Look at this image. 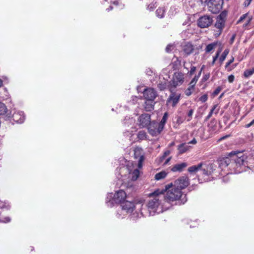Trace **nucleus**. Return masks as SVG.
I'll return each mask as SVG.
<instances>
[{
  "label": "nucleus",
  "mask_w": 254,
  "mask_h": 254,
  "mask_svg": "<svg viewBox=\"0 0 254 254\" xmlns=\"http://www.w3.org/2000/svg\"><path fill=\"white\" fill-rule=\"evenodd\" d=\"M172 187V183H171L166 185L164 189H157L148 194V196L150 198L147 202V207L150 211L153 212L156 211L161 203V195Z\"/></svg>",
  "instance_id": "nucleus-1"
},
{
  "label": "nucleus",
  "mask_w": 254,
  "mask_h": 254,
  "mask_svg": "<svg viewBox=\"0 0 254 254\" xmlns=\"http://www.w3.org/2000/svg\"><path fill=\"white\" fill-rule=\"evenodd\" d=\"M168 189L164 198L168 202L179 200L181 204H184L187 201L186 194L183 193L182 190L175 187Z\"/></svg>",
  "instance_id": "nucleus-2"
},
{
  "label": "nucleus",
  "mask_w": 254,
  "mask_h": 254,
  "mask_svg": "<svg viewBox=\"0 0 254 254\" xmlns=\"http://www.w3.org/2000/svg\"><path fill=\"white\" fill-rule=\"evenodd\" d=\"M229 156L233 157V160L230 163L229 170L236 174H239L244 171L243 168L242 152L239 151H232L229 154Z\"/></svg>",
  "instance_id": "nucleus-3"
},
{
  "label": "nucleus",
  "mask_w": 254,
  "mask_h": 254,
  "mask_svg": "<svg viewBox=\"0 0 254 254\" xmlns=\"http://www.w3.org/2000/svg\"><path fill=\"white\" fill-rule=\"evenodd\" d=\"M185 81V74L181 71L174 73L172 79L169 82L168 89L172 92L178 87L181 86Z\"/></svg>",
  "instance_id": "nucleus-4"
},
{
  "label": "nucleus",
  "mask_w": 254,
  "mask_h": 254,
  "mask_svg": "<svg viewBox=\"0 0 254 254\" xmlns=\"http://www.w3.org/2000/svg\"><path fill=\"white\" fill-rule=\"evenodd\" d=\"M213 19L212 16L205 14L200 17L197 20V26L201 28H208L212 25Z\"/></svg>",
  "instance_id": "nucleus-5"
},
{
  "label": "nucleus",
  "mask_w": 254,
  "mask_h": 254,
  "mask_svg": "<svg viewBox=\"0 0 254 254\" xmlns=\"http://www.w3.org/2000/svg\"><path fill=\"white\" fill-rule=\"evenodd\" d=\"M161 126L155 121H152L147 127L148 133L152 136H157L159 135L163 128H160Z\"/></svg>",
  "instance_id": "nucleus-6"
},
{
  "label": "nucleus",
  "mask_w": 254,
  "mask_h": 254,
  "mask_svg": "<svg viewBox=\"0 0 254 254\" xmlns=\"http://www.w3.org/2000/svg\"><path fill=\"white\" fill-rule=\"evenodd\" d=\"M222 0H211L208 4V10L212 13L217 14L222 8Z\"/></svg>",
  "instance_id": "nucleus-7"
},
{
  "label": "nucleus",
  "mask_w": 254,
  "mask_h": 254,
  "mask_svg": "<svg viewBox=\"0 0 254 254\" xmlns=\"http://www.w3.org/2000/svg\"><path fill=\"white\" fill-rule=\"evenodd\" d=\"M190 184L189 177L187 176H183L179 177L174 182V187L179 188L181 190L182 189L187 188Z\"/></svg>",
  "instance_id": "nucleus-8"
},
{
  "label": "nucleus",
  "mask_w": 254,
  "mask_h": 254,
  "mask_svg": "<svg viewBox=\"0 0 254 254\" xmlns=\"http://www.w3.org/2000/svg\"><path fill=\"white\" fill-rule=\"evenodd\" d=\"M241 157H242V159L244 160V161H243V165L244 170L246 167L249 168L254 167V158L252 155L251 154L247 155L244 154L243 151H242Z\"/></svg>",
  "instance_id": "nucleus-9"
},
{
  "label": "nucleus",
  "mask_w": 254,
  "mask_h": 254,
  "mask_svg": "<svg viewBox=\"0 0 254 254\" xmlns=\"http://www.w3.org/2000/svg\"><path fill=\"white\" fill-rule=\"evenodd\" d=\"M139 126L140 127H147L151 123L150 115L148 114H143L141 115L138 118Z\"/></svg>",
  "instance_id": "nucleus-10"
},
{
  "label": "nucleus",
  "mask_w": 254,
  "mask_h": 254,
  "mask_svg": "<svg viewBox=\"0 0 254 254\" xmlns=\"http://www.w3.org/2000/svg\"><path fill=\"white\" fill-rule=\"evenodd\" d=\"M214 167V165L212 163H209L208 164L203 163V166L200 170L201 174L203 176H209L211 175L215 170Z\"/></svg>",
  "instance_id": "nucleus-11"
},
{
  "label": "nucleus",
  "mask_w": 254,
  "mask_h": 254,
  "mask_svg": "<svg viewBox=\"0 0 254 254\" xmlns=\"http://www.w3.org/2000/svg\"><path fill=\"white\" fill-rule=\"evenodd\" d=\"M134 158L138 160L137 166L139 169L142 167V163L144 160V156L142 152V149L139 147H136L134 150Z\"/></svg>",
  "instance_id": "nucleus-12"
},
{
  "label": "nucleus",
  "mask_w": 254,
  "mask_h": 254,
  "mask_svg": "<svg viewBox=\"0 0 254 254\" xmlns=\"http://www.w3.org/2000/svg\"><path fill=\"white\" fill-rule=\"evenodd\" d=\"M225 23L224 21L219 20L216 19V21L214 24V35L215 37H219L222 33L223 29L225 26Z\"/></svg>",
  "instance_id": "nucleus-13"
},
{
  "label": "nucleus",
  "mask_w": 254,
  "mask_h": 254,
  "mask_svg": "<svg viewBox=\"0 0 254 254\" xmlns=\"http://www.w3.org/2000/svg\"><path fill=\"white\" fill-rule=\"evenodd\" d=\"M143 97L146 100H154L157 96V92L152 88H146L143 92Z\"/></svg>",
  "instance_id": "nucleus-14"
},
{
  "label": "nucleus",
  "mask_w": 254,
  "mask_h": 254,
  "mask_svg": "<svg viewBox=\"0 0 254 254\" xmlns=\"http://www.w3.org/2000/svg\"><path fill=\"white\" fill-rule=\"evenodd\" d=\"M127 197L126 192L123 190H119L117 191L114 195L113 199L116 203H121L123 202Z\"/></svg>",
  "instance_id": "nucleus-15"
},
{
  "label": "nucleus",
  "mask_w": 254,
  "mask_h": 254,
  "mask_svg": "<svg viewBox=\"0 0 254 254\" xmlns=\"http://www.w3.org/2000/svg\"><path fill=\"white\" fill-rule=\"evenodd\" d=\"M121 206L123 210L127 213L132 212L135 208V205L133 202L125 200L121 203Z\"/></svg>",
  "instance_id": "nucleus-16"
},
{
  "label": "nucleus",
  "mask_w": 254,
  "mask_h": 254,
  "mask_svg": "<svg viewBox=\"0 0 254 254\" xmlns=\"http://www.w3.org/2000/svg\"><path fill=\"white\" fill-rule=\"evenodd\" d=\"M171 93V94L167 100V102L171 103L172 107H175L178 103L181 96L180 94L176 95L174 91Z\"/></svg>",
  "instance_id": "nucleus-17"
},
{
  "label": "nucleus",
  "mask_w": 254,
  "mask_h": 254,
  "mask_svg": "<svg viewBox=\"0 0 254 254\" xmlns=\"http://www.w3.org/2000/svg\"><path fill=\"white\" fill-rule=\"evenodd\" d=\"M188 164L186 162H182L174 165L172 166L171 169V171L173 172H182L187 167Z\"/></svg>",
  "instance_id": "nucleus-18"
},
{
  "label": "nucleus",
  "mask_w": 254,
  "mask_h": 254,
  "mask_svg": "<svg viewBox=\"0 0 254 254\" xmlns=\"http://www.w3.org/2000/svg\"><path fill=\"white\" fill-rule=\"evenodd\" d=\"M183 50L185 54L188 56L193 52L194 47L191 43H187L183 46Z\"/></svg>",
  "instance_id": "nucleus-19"
},
{
  "label": "nucleus",
  "mask_w": 254,
  "mask_h": 254,
  "mask_svg": "<svg viewBox=\"0 0 254 254\" xmlns=\"http://www.w3.org/2000/svg\"><path fill=\"white\" fill-rule=\"evenodd\" d=\"M222 46V44L220 42L217 41L216 42L211 43L207 45L205 49V51L206 53H208L211 52L212 50H213L217 46Z\"/></svg>",
  "instance_id": "nucleus-20"
},
{
  "label": "nucleus",
  "mask_w": 254,
  "mask_h": 254,
  "mask_svg": "<svg viewBox=\"0 0 254 254\" xmlns=\"http://www.w3.org/2000/svg\"><path fill=\"white\" fill-rule=\"evenodd\" d=\"M225 157L223 158L220 161V165L222 167L226 168L227 167L229 169L230 166V163L232 162L233 160V157Z\"/></svg>",
  "instance_id": "nucleus-21"
},
{
  "label": "nucleus",
  "mask_w": 254,
  "mask_h": 254,
  "mask_svg": "<svg viewBox=\"0 0 254 254\" xmlns=\"http://www.w3.org/2000/svg\"><path fill=\"white\" fill-rule=\"evenodd\" d=\"M154 100H146L144 105L145 110L146 111H151L154 109Z\"/></svg>",
  "instance_id": "nucleus-22"
},
{
  "label": "nucleus",
  "mask_w": 254,
  "mask_h": 254,
  "mask_svg": "<svg viewBox=\"0 0 254 254\" xmlns=\"http://www.w3.org/2000/svg\"><path fill=\"white\" fill-rule=\"evenodd\" d=\"M203 166V163H200L197 165L192 166L188 168V172L190 174H193L200 170Z\"/></svg>",
  "instance_id": "nucleus-23"
},
{
  "label": "nucleus",
  "mask_w": 254,
  "mask_h": 254,
  "mask_svg": "<svg viewBox=\"0 0 254 254\" xmlns=\"http://www.w3.org/2000/svg\"><path fill=\"white\" fill-rule=\"evenodd\" d=\"M190 146L186 143H182L178 146L180 154H183L190 149Z\"/></svg>",
  "instance_id": "nucleus-24"
},
{
  "label": "nucleus",
  "mask_w": 254,
  "mask_h": 254,
  "mask_svg": "<svg viewBox=\"0 0 254 254\" xmlns=\"http://www.w3.org/2000/svg\"><path fill=\"white\" fill-rule=\"evenodd\" d=\"M181 66V62L180 60L177 58L176 61H174L172 63V68L174 70H179Z\"/></svg>",
  "instance_id": "nucleus-25"
},
{
  "label": "nucleus",
  "mask_w": 254,
  "mask_h": 254,
  "mask_svg": "<svg viewBox=\"0 0 254 254\" xmlns=\"http://www.w3.org/2000/svg\"><path fill=\"white\" fill-rule=\"evenodd\" d=\"M167 174L168 173L165 171H161L155 175L154 178L157 181L162 180L167 176Z\"/></svg>",
  "instance_id": "nucleus-26"
},
{
  "label": "nucleus",
  "mask_w": 254,
  "mask_h": 254,
  "mask_svg": "<svg viewBox=\"0 0 254 254\" xmlns=\"http://www.w3.org/2000/svg\"><path fill=\"white\" fill-rule=\"evenodd\" d=\"M168 117V114L167 112L165 113L163 115V116L161 120V121L158 123L159 125L161 126V127L160 128H164V126L166 123L167 119Z\"/></svg>",
  "instance_id": "nucleus-27"
},
{
  "label": "nucleus",
  "mask_w": 254,
  "mask_h": 254,
  "mask_svg": "<svg viewBox=\"0 0 254 254\" xmlns=\"http://www.w3.org/2000/svg\"><path fill=\"white\" fill-rule=\"evenodd\" d=\"M229 53V50L227 49L224 50V51L222 54L221 56L219 58V61L220 64H222L224 60H225L226 57L228 55Z\"/></svg>",
  "instance_id": "nucleus-28"
},
{
  "label": "nucleus",
  "mask_w": 254,
  "mask_h": 254,
  "mask_svg": "<svg viewBox=\"0 0 254 254\" xmlns=\"http://www.w3.org/2000/svg\"><path fill=\"white\" fill-rule=\"evenodd\" d=\"M156 14L159 18H162L164 17L165 14V9L163 7H159L156 10Z\"/></svg>",
  "instance_id": "nucleus-29"
},
{
  "label": "nucleus",
  "mask_w": 254,
  "mask_h": 254,
  "mask_svg": "<svg viewBox=\"0 0 254 254\" xmlns=\"http://www.w3.org/2000/svg\"><path fill=\"white\" fill-rule=\"evenodd\" d=\"M227 12L225 10L222 11L220 14L217 17V19L226 22Z\"/></svg>",
  "instance_id": "nucleus-30"
},
{
  "label": "nucleus",
  "mask_w": 254,
  "mask_h": 254,
  "mask_svg": "<svg viewBox=\"0 0 254 254\" xmlns=\"http://www.w3.org/2000/svg\"><path fill=\"white\" fill-rule=\"evenodd\" d=\"M254 73V67L244 71L243 75L245 78H249Z\"/></svg>",
  "instance_id": "nucleus-31"
},
{
  "label": "nucleus",
  "mask_w": 254,
  "mask_h": 254,
  "mask_svg": "<svg viewBox=\"0 0 254 254\" xmlns=\"http://www.w3.org/2000/svg\"><path fill=\"white\" fill-rule=\"evenodd\" d=\"M131 180L136 181L139 176V171L138 169H134L131 173Z\"/></svg>",
  "instance_id": "nucleus-32"
},
{
  "label": "nucleus",
  "mask_w": 254,
  "mask_h": 254,
  "mask_svg": "<svg viewBox=\"0 0 254 254\" xmlns=\"http://www.w3.org/2000/svg\"><path fill=\"white\" fill-rule=\"evenodd\" d=\"M19 116V115L18 114V113H14V114H13V115L12 116V118L14 121H15L17 123H21L23 122L24 118V117L22 116V117H21L19 119H18Z\"/></svg>",
  "instance_id": "nucleus-33"
},
{
  "label": "nucleus",
  "mask_w": 254,
  "mask_h": 254,
  "mask_svg": "<svg viewBox=\"0 0 254 254\" xmlns=\"http://www.w3.org/2000/svg\"><path fill=\"white\" fill-rule=\"evenodd\" d=\"M234 58L233 57H232L231 58V59L227 63H226L225 67V68L227 69L228 71H231L232 70V69L236 66V64H235V66L233 68H231L230 67V64L232 63H233L234 62Z\"/></svg>",
  "instance_id": "nucleus-34"
},
{
  "label": "nucleus",
  "mask_w": 254,
  "mask_h": 254,
  "mask_svg": "<svg viewBox=\"0 0 254 254\" xmlns=\"http://www.w3.org/2000/svg\"><path fill=\"white\" fill-rule=\"evenodd\" d=\"M113 4L115 5L116 9H123L124 7V4L122 3V2L120 0H115L113 1Z\"/></svg>",
  "instance_id": "nucleus-35"
},
{
  "label": "nucleus",
  "mask_w": 254,
  "mask_h": 254,
  "mask_svg": "<svg viewBox=\"0 0 254 254\" xmlns=\"http://www.w3.org/2000/svg\"><path fill=\"white\" fill-rule=\"evenodd\" d=\"M146 133L144 130H140L138 132L137 138L140 140H143L146 139Z\"/></svg>",
  "instance_id": "nucleus-36"
},
{
  "label": "nucleus",
  "mask_w": 254,
  "mask_h": 254,
  "mask_svg": "<svg viewBox=\"0 0 254 254\" xmlns=\"http://www.w3.org/2000/svg\"><path fill=\"white\" fill-rule=\"evenodd\" d=\"M7 112V108L4 104L0 102V115H4Z\"/></svg>",
  "instance_id": "nucleus-37"
},
{
  "label": "nucleus",
  "mask_w": 254,
  "mask_h": 254,
  "mask_svg": "<svg viewBox=\"0 0 254 254\" xmlns=\"http://www.w3.org/2000/svg\"><path fill=\"white\" fill-rule=\"evenodd\" d=\"M170 150H166L165 151L162 156L159 158V163H162L164 160L165 158L170 154Z\"/></svg>",
  "instance_id": "nucleus-38"
},
{
  "label": "nucleus",
  "mask_w": 254,
  "mask_h": 254,
  "mask_svg": "<svg viewBox=\"0 0 254 254\" xmlns=\"http://www.w3.org/2000/svg\"><path fill=\"white\" fill-rule=\"evenodd\" d=\"M194 90V88L189 85V87L185 90V94L186 95L189 96L191 95Z\"/></svg>",
  "instance_id": "nucleus-39"
},
{
  "label": "nucleus",
  "mask_w": 254,
  "mask_h": 254,
  "mask_svg": "<svg viewBox=\"0 0 254 254\" xmlns=\"http://www.w3.org/2000/svg\"><path fill=\"white\" fill-rule=\"evenodd\" d=\"M216 107H217L216 105L213 106L212 108L211 109L210 112L209 113L208 115L206 117L205 121L208 120L211 117V116L213 114V113L214 111L215 110V109H216Z\"/></svg>",
  "instance_id": "nucleus-40"
},
{
  "label": "nucleus",
  "mask_w": 254,
  "mask_h": 254,
  "mask_svg": "<svg viewBox=\"0 0 254 254\" xmlns=\"http://www.w3.org/2000/svg\"><path fill=\"white\" fill-rule=\"evenodd\" d=\"M198 80V79L197 78V77L194 76V77L191 79V80L190 82L189 85L194 88L195 85Z\"/></svg>",
  "instance_id": "nucleus-41"
},
{
  "label": "nucleus",
  "mask_w": 254,
  "mask_h": 254,
  "mask_svg": "<svg viewBox=\"0 0 254 254\" xmlns=\"http://www.w3.org/2000/svg\"><path fill=\"white\" fill-rule=\"evenodd\" d=\"M248 15V13H245V14L242 15L240 17L239 20L237 21V24H240L241 22H242L247 17Z\"/></svg>",
  "instance_id": "nucleus-42"
},
{
  "label": "nucleus",
  "mask_w": 254,
  "mask_h": 254,
  "mask_svg": "<svg viewBox=\"0 0 254 254\" xmlns=\"http://www.w3.org/2000/svg\"><path fill=\"white\" fill-rule=\"evenodd\" d=\"M222 89V88L221 86L217 87L212 93L213 96L215 97L217 96L220 93Z\"/></svg>",
  "instance_id": "nucleus-43"
},
{
  "label": "nucleus",
  "mask_w": 254,
  "mask_h": 254,
  "mask_svg": "<svg viewBox=\"0 0 254 254\" xmlns=\"http://www.w3.org/2000/svg\"><path fill=\"white\" fill-rule=\"evenodd\" d=\"M208 99V95L207 94H204V95H202L200 98H199V101H201L202 103L205 102Z\"/></svg>",
  "instance_id": "nucleus-44"
},
{
  "label": "nucleus",
  "mask_w": 254,
  "mask_h": 254,
  "mask_svg": "<svg viewBox=\"0 0 254 254\" xmlns=\"http://www.w3.org/2000/svg\"><path fill=\"white\" fill-rule=\"evenodd\" d=\"M190 68V70L188 72V74L190 76H191L194 73L196 70V67L193 65H191Z\"/></svg>",
  "instance_id": "nucleus-45"
},
{
  "label": "nucleus",
  "mask_w": 254,
  "mask_h": 254,
  "mask_svg": "<svg viewBox=\"0 0 254 254\" xmlns=\"http://www.w3.org/2000/svg\"><path fill=\"white\" fill-rule=\"evenodd\" d=\"M210 73H208L207 74H204L201 79V81L202 82H204L206 81L210 78Z\"/></svg>",
  "instance_id": "nucleus-46"
},
{
  "label": "nucleus",
  "mask_w": 254,
  "mask_h": 254,
  "mask_svg": "<svg viewBox=\"0 0 254 254\" xmlns=\"http://www.w3.org/2000/svg\"><path fill=\"white\" fill-rule=\"evenodd\" d=\"M157 87L160 90L162 91L166 88V83H160L158 84Z\"/></svg>",
  "instance_id": "nucleus-47"
},
{
  "label": "nucleus",
  "mask_w": 254,
  "mask_h": 254,
  "mask_svg": "<svg viewBox=\"0 0 254 254\" xmlns=\"http://www.w3.org/2000/svg\"><path fill=\"white\" fill-rule=\"evenodd\" d=\"M184 119L181 116H177L176 117V123L178 125H180L183 123Z\"/></svg>",
  "instance_id": "nucleus-48"
},
{
  "label": "nucleus",
  "mask_w": 254,
  "mask_h": 254,
  "mask_svg": "<svg viewBox=\"0 0 254 254\" xmlns=\"http://www.w3.org/2000/svg\"><path fill=\"white\" fill-rule=\"evenodd\" d=\"M193 112H194V111H193V109H190V110L189 111V112H188V117H189V119L187 120H188V121H190V120H191V118H192V114H193Z\"/></svg>",
  "instance_id": "nucleus-49"
},
{
  "label": "nucleus",
  "mask_w": 254,
  "mask_h": 254,
  "mask_svg": "<svg viewBox=\"0 0 254 254\" xmlns=\"http://www.w3.org/2000/svg\"><path fill=\"white\" fill-rule=\"evenodd\" d=\"M235 76L233 74L228 76V80L230 83H232L234 81Z\"/></svg>",
  "instance_id": "nucleus-50"
},
{
  "label": "nucleus",
  "mask_w": 254,
  "mask_h": 254,
  "mask_svg": "<svg viewBox=\"0 0 254 254\" xmlns=\"http://www.w3.org/2000/svg\"><path fill=\"white\" fill-rule=\"evenodd\" d=\"M252 18H252V16L249 17L248 18V20H247V23H245V24L244 25V27H246V26H248V25L250 24V23H251V21H252Z\"/></svg>",
  "instance_id": "nucleus-51"
},
{
  "label": "nucleus",
  "mask_w": 254,
  "mask_h": 254,
  "mask_svg": "<svg viewBox=\"0 0 254 254\" xmlns=\"http://www.w3.org/2000/svg\"><path fill=\"white\" fill-rule=\"evenodd\" d=\"M252 0H246L244 3V5L245 6H249Z\"/></svg>",
  "instance_id": "nucleus-52"
},
{
  "label": "nucleus",
  "mask_w": 254,
  "mask_h": 254,
  "mask_svg": "<svg viewBox=\"0 0 254 254\" xmlns=\"http://www.w3.org/2000/svg\"><path fill=\"white\" fill-rule=\"evenodd\" d=\"M171 47H172V46L170 45H168L166 47V49H165V50L166 51V52L167 53H169L171 52Z\"/></svg>",
  "instance_id": "nucleus-53"
},
{
  "label": "nucleus",
  "mask_w": 254,
  "mask_h": 254,
  "mask_svg": "<svg viewBox=\"0 0 254 254\" xmlns=\"http://www.w3.org/2000/svg\"><path fill=\"white\" fill-rule=\"evenodd\" d=\"M219 56V52H216L215 56L213 57V60L216 62Z\"/></svg>",
  "instance_id": "nucleus-54"
},
{
  "label": "nucleus",
  "mask_w": 254,
  "mask_h": 254,
  "mask_svg": "<svg viewBox=\"0 0 254 254\" xmlns=\"http://www.w3.org/2000/svg\"><path fill=\"white\" fill-rule=\"evenodd\" d=\"M236 37V34L233 35L230 39V44H233Z\"/></svg>",
  "instance_id": "nucleus-55"
},
{
  "label": "nucleus",
  "mask_w": 254,
  "mask_h": 254,
  "mask_svg": "<svg viewBox=\"0 0 254 254\" xmlns=\"http://www.w3.org/2000/svg\"><path fill=\"white\" fill-rule=\"evenodd\" d=\"M171 158H172L171 157H169V158H168L165 161V162L163 163V165H165L167 164L168 163V162L171 160Z\"/></svg>",
  "instance_id": "nucleus-56"
},
{
  "label": "nucleus",
  "mask_w": 254,
  "mask_h": 254,
  "mask_svg": "<svg viewBox=\"0 0 254 254\" xmlns=\"http://www.w3.org/2000/svg\"><path fill=\"white\" fill-rule=\"evenodd\" d=\"M197 143V141L195 138H193L192 140L190 141L188 143L189 144H195Z\"/></svg>",
  "instance_id": "nucleus-57"
},
{
  "label": "nucleus",
  "mask_w": 254,
  "mask_h": 254,
  "mask_svg": "<svg viewBox=\"0 0 254 254\" xmlns=\"http://www.w3.org/2000/svg\"><path fill=\"white\" fill-rule=\"evenodd\" d=\"M230 136V135H227L221 137L220 139H219L218 141H221L223 139H225Z\"/></svg>",
  "instance_id": "nucleus-58"
},
{
  "label": "nucleus",
  "mask_w": 254,
  "mask_h": 254,
  "mask_svg": "<svg viewBox=\"0 0 254 254\" xmlns=\"http://www.w3.org/2000/svg\"><path fill=\"white\" fill-rule=\"evenodd\" d=\"M201 72H202V71H201V70H200L199 71V72H198V74H197V75H195L194 76H195V77H197V78H198H198H199V77L200 76V75H201Z\"/></svg>",
  "instance_id": "nucleus-59"
},
{
  "label": "nucleus",
  "mask_w": 254,
  "mask_h": 254,
  "mask_svg": "<svg viewBox=\"0 0 254 254\" xmlns=\"http://www.w3.org/2000/svg\"><path fill=\"white\" fill-rule=\"evenodd\" d=\"M252 126L251 123H250L249 124H246L245 126V127L246 128H249L250 127H251Z\"/></svg>",
  "instance_id": "nucleus-60"
},
{
  "label": "nucleus",
  "mask_w": 254,
  "mask_h": 254,
  "mask_svg": "<svg viewBox=\"0 0 254 254\" xmlns=\"http://www.w3.org/2000/svg\"><path fill=\"white\" fill-rule=\"evenodd\" d=\"M222 50V47L221 46L220 48H219V49L217 51V52H219V55H220V54Z\"/></svg>",
  "instance_id": "nucleus-61"
},
{
  "label": "nucleus",
  "mask_w": 254,
  "mask_h": 254,
  "mask_svg": "<svg viewBox=\"0 0 254 254\" xmlns=\"http://www.w3.org/2000/svg\"><path fill=\"white\" fill-rule=\"evenodd\" d=\"M113 8H114V7H113V6L110 5V6H109V8H108L107 9V10H108V11H110V10H112V9H113Z\"/></svg>",
  "instance_id": "nucleus-62"
},
{
  "label": "nucleus",
  "mask_w": 254,
  "mask_h": 254,
  "mask_svg": "<svg viewBox=\"0 0 254 254\" xmlns=\"http://www.w3.org/2000/svg\"><path fill=\"white\" fill-rule=\"evenodd\" d=\"M250 123H251L252 126L254 125V119L253 120H252Z\"/></svg>",
  "instance_id": "nucleus-63"
},
{
  "label": "nucleus",
  "mask_w": 254,
  "mask_h": 254,
  "mask_svg": "<svg viewBox=\"0 0 254 254\" xmlns=\"http://www.w3.org/2000/svg\"><path fill=\"white\" fill-rule=\"evenodd\" d=\"M250 123H251L252 126L254 125V119L253 120H252Z\"/></svg>",
  "instance_id": "nucleus-64"
}]
</instances>
